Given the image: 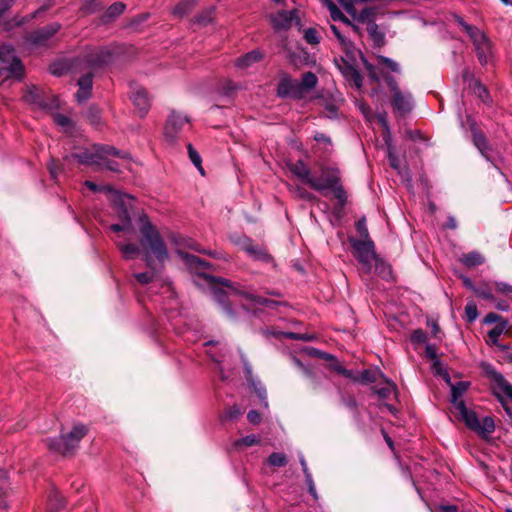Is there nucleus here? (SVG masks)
Returning <instances> with one entry per match:
<instances>
[{"label": "nucleus", "instance_id": "1", "mask_svg": "<svg viewBox=\"0 0 512 512\" xmlns=\"http://www.w3.org/2000/svg\"><path fill=\"white\" fill-rule=\"evenodd\" d=\"M132 200L129 195L118 197L115 207L121 222L111 225L110 228L116 233H123L127 239L139 231L142 235L141 247L144 250L146 264L150 269L156 270L157 265L163 267L168 260V251L159 232L147 217L144 215L134 216Z\"/></svg>", "mask_w": 512, "mask_h": 512}, {"label": "nucleus", "instance_id": "2", "mask_svg": "<svg viewBox=\"0 0 512 512\" xmlns=\"http://www.w3.org/2000/svg\"><path fill=\"white\" fill-rule=\"evenodd\" d=\"M204 279L210 286L214 298L222 305L223 311L230 319L234 318V314L227 303V299L232 296H242L247 300L254 301L260 305L272 307L278 302L274 300H268L261 296H255L251 291L238 283H232L229 280L223 278H215L207 274H203Z\"/></svg>", "mask_w": 512, "mask_h": 512}, {"label": "nucleus", "instance_id": "3", "mask_svg": "<svg viewBox=\"0 0 512 512\" xmlns=\"http://www.w3.org/2000/svg\"><path fill=\"white\" fill-rule=\"evenodd\" d=\"M70 157L81 164L94 166L98 171L108 170L111 172H120V164L113 158L126 160L128 154L112 146L94 145L92 150L85 148L73 153Z\"/></svg>", "mask_w": 512, "mask_h": 512}, {"label": "nucleus", "instance_id": "4", "mask_svg": "<svg viewBox=\"0 0 512 512\" xmlns=\"http://www.w3.org/2000/svg\"><path fill=\"white\" fill-rule=\"evenodd\" d=\"M86 433L87 428L83 424H76L67 434H61L58 438L48 439L47 447L55 453L68 455L78 447L79 442Z\"/></svg>", "mask_w": 512, "mask_h": 512}, {"label": "nucleus", "instance_id": "5", "mask_svg": "<svg viewBox=\"0 0 512 512\" xmlns=\"http://www.w3.org/2000/svg\"><path fill=\"white\" fill-rule=\"evenodd\" d=\"M455 410L465 422L466 426L477 434L487 437L493 433L495 429L493 418L486 416L480 420L474 411L466 407L464 402H457V408H455Z\"/></svg>", "mask_w": 512, "mask_h": 512}, {"label": "nucleus", "instance_id": "6", "mask_svg": "<svg viewBox=\"0 0 512 512\" xmlns=\"http://www.w3.org/2000/svg\"><path fill=\"white\" fill-rule=\"evenodd\" d=\"M312 179L315 180L322 186L321 188H314L317 191H324L326 189H330L335 198L339 201L340 206H344L346 203V192L343 187L339 185V171L335 168L324 167L321 169V173L319 176H312Z\"/></svg>", "mask_w": 512, "mask_h": 512}, {"label": "nucleus", "instance_id": "7", "mask_svg": "<svg viewBox=\"0 0 512 512\" xmlns=\"http://www.w3.org/2000/svg\"><path fill=\"white\" fill-rule=\"evenodd\" d=\"M385 81L392 93L391 102L395 112L401 116L409 113L413 108L411 94L401 91L393 77L386 76Z\"/></svg>", "mask_w": 512, "mask_h": 512}, {"label": "nucleus", "instance_id": "8", "mask_svg": "<svg viewBox=\"0 0 512 512\" xmlns=\"http://www.w3.org/2000/svg\"><path fill=\"white\" fill-rule=\"evenodd\" d=\"M351 245L354 249V255L362 264L363 269L368 273H372L373 261L377 257L373 242L371 240L351 239Z\"/></svg>", "mask_w": 512, "mask_h": 512}, {"label": "nucleus", "instance_id": "9", "mask_svg": "<svg viewBox=\"0 0 512 512\" xmlns=\"http://www.w3.org/2000/svg\"><path fill=\"white\" fill-rule=\"evenodd\" d=\"M7 70L11 76L21 78L24 73V67L20 59L15 55L14 50L9 45H0V72Z\"/></svg>", "mask_w": 512, "mask_h": 512}, {"label": "nucleus", "instance_id": "10", "mask_svg": "<svg viewBox=\"0 0 512 512\" xmlns=\"http://www.w3.org/2000/svg\"><path fill=\"white\" fill-rule=\"evenodd\" d=\"M467 34L471 38L478 60L486 65L491 57V44L486 35L477 28H467Z\"/></svg>", "mask_w": 512, "mask_h": 512}, {"label": "nucleus", "instance_id": "11", "mask_svg": "<svg viewBox=\"0 0 512 512\" xmlns=\"http://www.w3.org/2000/svg\"><path fill=\"white\" fill-rule=\"evenodd\" d=\"M176 252L183 259L185 264L190 268L195 269H204L208 267V263L201 260L199 257L190 255L182 251V248H189L200 252L197 244L189 238H180L179 241H176Z\"/></svg>", "mask_w": 512, "mask_h": 512}, {"label": "nucleus", "instance_id": "12", "mask_svg": "<svg viewBox=\"0 0 512 512\" xmlns=\"http://www.w3.org/2000/svg\"><path fill=\"white\" fill-rule=\"evenodd\" d=\"M362 61H363L365 69L369 73L370 78L375 82H379L381 76H383L384 78L386 77V75L383 74L384 68H386L392 72H395V73L400 72V65L388 57L378 56L377 57V61H378L377 66L369 63L364 58H362Z\"/></svg>", "mask_w": 512, "mask_h": 512}, {"label": "nucleus", "instance_id": "13", "mask_svg": "<svg viewBox=\"0 0 512 512\" xmlns=\"http://www.w3.org/2000/svg\"><path fill=\"white\" fill-rule=\"evenodd\" d=\"M188 118L180 113L172 112L168 116L164 128V135L167 141L174 143L182 132L183 128L188 125Z\"/></svg>", "mask_w": 512, "mask_h": 512}, {"label": "nucleus", "instance_id": "14", "mask_svg": "<svg viewBox=\"0 0 512 512\" xmlns=\"http://www.w3.org/2000/svg\"><path fill=\"white\" fill-rule=\"evenodd\" d=\"M87 68L96 69L108 65L113 61V53L108 48L93 49L81 59Z\"/></svg>", "mask_w": 512, "mask_h": 512}, {"label": "nucleus", "instance_id": "15", "mask_svg": "<svg viewBox=\"0 0 512 512\" xmlns=\"http://www.w3.org/2000/svg\"><path fill=\"white\" fill-rule=\"evenodd\" d=\"M240 248L245 251L251 258L264 263H271V255L260 245L253 243L248 238H243L238 242Z\"/></svg>", "mask_w": 512, "mask_h": 512}, {"label": "nucleus", "instance_id": "16", "mask_svg": "<svg viewBox=\"0 0 512 512\" xmlns=\"http://www.w3.org/2000/svg\"><path fill=\"white\" fill-rule=\"evenodd\" d=\"M483 373L498 386L502 392L512 400V385L506 381L502 374L497 372L495 368L486 362L481 363Z\"/></svg>", "mask_w": 512, "mask_h": 512}, {"label": "nucleus", "instance_id": "17", "mask_svg": "<svg viewBox=\"0 0 512 512\" xmlns=\"http://www.w3.org/2000/svg\"><path fill=\"white\" fill-rule=\"evenodd\" d=\"M277 95L281 98L291 97L300 99L299 87L297 81L293 80L287 74H283L277 86Z\"/></svg>", "mask_w": 512, "mask_h": 512}, {"label": "nucleus", "instance_id": "18", "mask_svg": "<svg viewBox=\"0 0 512 512\" xmlns=\"http://www.w3.org/2000/svg\"><path fill=\"white\" fill-rule=\"evenodd\" d=\"M289 170L302 182L309 185L311 188H321L320 184L312 179V173L310 169L302 162L297 161L289 165Z\"/></svg>", "mask_w": 512, "mask_h": 512}, {"label": "nucleus", "instance_id": "19", "mask_svg": "<svg viewBox=\"0 0 512 512\" xmlns=\"http://www.w3.org/2000/svg\"><path fill=\"white\" fill-rule=\"evenodd\" d=\"M130 99L141 116L145 115L148 112V109L150 107V101L147 95V91L143 87H133Z\"/></svg>", "mask_w": 512, "mask_h": 512}, {"label": "nucleus", "instance_id": "20", "mask_svg": "<svg viewBox=\"0 0 512 512\" xmlns=\"http://www.w3.org/2000/svg\"><path fill=\"white\" fill-rule=\"evenodd\" d=\"M295 18V11L281 10L274 15H271V23L276 30H285L291 27Z\"/></svg>", "mask_w": 512, "mask_h": 512}, {"label": "nucleus", "instance_id": "21", "mask_svg": "<svg viewBox=\"0 0 512 512\" xmlns=\"http://www.w3.org/2000/svg\"><path fill=\"white\" fill-rule=\"evenodd\" d=\"M339 69L345 79L353 84L357 89L362 87V76L355 67L344 62L342 65H339Z\"/></svg>", "mask_w": 512, "mask_h": 512}, {"label": "nucleus", "instance_id": "22", "mask_svg": "<svg viewBox=\"0 0 512 512\" xmlns=\"http://www.w3.org/2000/svg\"><path fill=\"white\" fill-rule=\"evenodd\" d=\"M93 75L88 72L78 80L79 90L76 93L79 102L86 101L90 97Z\"/></svg>", "mask_w": 512, "mask_h": 512}, {"label": "nucleus", "instance_id": "23", "mask_svg": "<svg viewBox=\"0 0 512 512\" xmlns=\"http://www.w3.org/2000/svg\"><path fill=\"white\" fill-rule=\"evenodd\" d=\"M330 30L346 52H351L353 50L354 46L347 35L349 33L348 31L335 24L330 25Z\"/></svg>", "mask_w": 512, "mask_h": 512}, {"label": "nucleus", "instance_id": "24", "mask_svg": "<svg viewBox=\"0 0 512 512\" xmlns=\"http://www.w3.org/2000/svg\"><path fill=\"white\" fill-rule=\"evenodd\" d=\"M463 77L465 81H468L469 88L474 92V94L483 102H487L489 95L486 88L477 79L470 75L468 71H465Z\"/></svg>", "mask_w": 512, "mask_h": 512}, {"label": "nucleus", "instance_id": "25", "mask_svg": "<svg viewBox=\"0 0 512 512\" xmlns=\"http://www.w3.org/2000/svg\"><path fill=\"white\" fill-rule=\"evenodd\" d=\"M41 93V89L36 86H31L28 88L26 94L24 95V99L29 104L36 105L40 108H46L48 105L44 101Z\"/></svg>", "mask_w": 512, "mask_h": 512}, {"label": "nucleus", "instance_id": "26", "mask_svg": "<svg viewBox=\"0 0 512 512\" xmlns=\"http://www.w3.org/2000/svg\"><path fill=\"white\" fill-rule=\"evenodd\" d=\"M318 83L317 76L312 72H306L302 76V80L297 81V86L299 87L300 98L304 96L305 93L309 92L312 88H314Z\"/></svg>", "mask_w": 512, "mask_h": 512}, {"label": "nucleus", "instance_id": "27", "mask_svg": "<svg viewBox=\"0 0 512 512\" xmlns=\"http://www.w3.org/2000/svg\"><path fill=\"white\" fill-rule=\"evenodd\" d=\"M263 55L258 50H253L240 57L236 61V65L239 68H248L256 62H259L262 59Z\"/></svg>", "mask_w": 512, "mask_h": 512}, {"label": "nucleus", "instance_id": "28", "mask_svg": "<svg viewBox=\"0 0 512 512\" xmlns=\"http://www.w3.org/2000/svg\"><path fill=\"white\" fill-rule=\"evenodd\" d=\"M472 134H473V142H474V145L478 148V150L480 151V153L487 159V160H490V157L487 153V150H488V145H487V140H486V137L480 132L478 131L475 126L473 125L472 126Z\"/></svg>", "mask_w": 512, "mask_h": 512}, {"label": "nucleus", "instance_id": "29", "mask_svg": "<svg viewBox=\"0 0 512 512\" xmlns=\"http://www.w3.org/2000/svg\"><path fill=\"white\" fill-rule=\"evenodd\" d=\"M60 29V25L58 23H52L35 33L34 41L36 43H42L52 35H54Z\"/></svg>", "mask_w": 512, "mask_h": 512}, {"label": "nucleus", "instance_id": "30", "mask_svg": "<svg viewBox=\"0 0 512 512\" xmlns=\"http://www.w3.org/2000/svg\"><path fill=\"white\" fill-rule=\"evenodd\" d=\"M48 505L51 511H58L64 505V498L55 488H52L48 495Z\"/></svg>", "mask_w": 512, "mask_h": 512}, {"label": "nucleus", "instance_id": "31", "mask_svg": "<svg viewBox=\"0 0 512 512\" xmlns=\"http://www.w3.org/2000/svg\"><path fill=\"white\" fill-rule=\"evenodd\" d=\"M372 272L378 274L383 279H389L392 276V271L389 265H387L382 259L376 257L373 261Z\"/></svg>", "mask_w": 512, "mask_h": 512}, {"label": "nucleus", "instance_id": "32", "mask_svg": "<svg viewBox=\"0 0 512 512\" xmlns=\"http://www.w3.org/2000/svg\"><path fill=\"white\" fill-rule=\"evenodd\" d=\"M116 245L125 259H133L140 253V247L136 244L117 242Z\"/></svg>", "mask_w": 512, "mask_h": 512}, {"label": "nucleus", "instance_id": "33", "mask_svg": "<svg viewBox=\"0 0 512 512\" xmlns=\"http://www.w3.org/2000/svg\"><path fill=\"white\" fill-rule=\"evenodd\" d=\"M461 261L465 266L471 268V267H476L478 265L483 264L485 261V258L479 252L473 251V252L463 255V257L461 258Z\"/></svg>", "mask_w": 512, "mask_h": 512}, {"label": "nucleus", "instance_id": "34", "mask_svg": "<svg viewBox=\"0 0 512 512\" xmlns=\"http://www.w3.org/2000/svg\"><path fill=\"white\" fill-rule=\"evenodd\" d=\"M468 386L469 384L463 381L451 386L452 404L454 408H457V402H464L460 397L466 392Z\"/></svg>", "mask_w": 512, "mask_h": 512}, {"label": "nucleus", "instance_id": "35", "mask_svg": "<svg viewBox=\"0 0 512 512\" xmlns=\"http://www.w3.org/2000/svg\"><path fill=\"white\" fill-rule=\"evenodd\" d=\"M507 326V320H501L499 324L488 332L489 342L493 345H498L499 337L505 332Z\"/></svg>", "mask_w": 512, "mask_h": 512}, {"label": "nucleus", "instance_id": "36", "mask_svg": "<svg viewBox=\"0 0 512 512\" xmlns=\"http://www.w3.org/2000/svg\"><path fill=\"white\" fill-rule=\"evenodd\" d=\"M319 104L324 108V115L327 118L333 119L338 115V105L335 101H328L327 99L320 97Z\"/></svg>", "mask_w": 512, "mask_h": 512}, {"label": "nucleus", "instance_id": "37", "mask_svg": "<svg viewBox=\"0 0 512 512\" xmlns=\"http://www.w3.org/2000/svg\"><path fill=\"white\" fill-rule=\"evenodd\" d=\"M162 268L163 267H160V266L157 265V269L156 270L150 269V271L143 272V273H137L134 276H135V278L137 279V281L139 283H141V284H148V283L153 282L158 277V275L160 274Z\"/></svg>", "mask_w": 512, "mask_h": 512}, {"label": "nucleus", "instance_id": "38", "mask_svg": "<svg viewBox=\"0 0 512 512\" xmlns=\"http://www.w3.org/2000/svg\"><path fill=\"white\" fill-rule=\"evenodd\" d=\"M126 8V5L122 2L113 3L105 12L104 20L110 21L121 15Z\"/></svg>", "mask_w": 512, "mask_h": 512}, {"label": "nucleus", "instance_id": "39", "mask_svg": "<svg viewBox=\"0 0 512 512\" xmlns=\"http://www.w3.org/2000/svg\"><path fill=\"white\" fill-rule=\"evenodd\" d=\"M303 37L310 45H318L322 39L320 31L315 27H309L304 30Z\"/></svg>", "mask_w": 512, "mask_h": 512}, {"label": "nucleus", "instance_id": "40", "mask_svg": "<svg viewBox=\"0 0 512 512\" xmlns=\"http://www.w3.org/2000/svg\"><path fill=\"white\" fill-rule=\"evenodd\" d=\"M267 463L273 467H284L288 463V458L284 453L274 452L268 457Z\"/></svg>", "mask_w": 512, "mask_h": 512}, {"label": "nucleus", "instance_id": "41", "mask_svg": "<svg viewBox=\"0 0 512 512\" xmlns=\"http://www.w3.org/2000/svg\"><path fill=\"white\" fill-rule=\"evenodd\" d=\"M321 3L328 9L330 13V17L333 21H338L341 18H344V14L337 7V5L332 0H320Z\"/></svg>", "mask_w": 512, "mask_h": 512}, {"label": "nucleus", "instance_id": "42", "mask_svg": "<svg viewBox=\"0 0 512 512\" xmlns=\"http://www.w3.org/2000/svg\"><path fill=\"white\" fill-rule=\"evenodd\" d=\"M197 0H182L175 8L174 14L184 16L196 5Z\"/></svg>", "mask_w": 512, "mask_h": 512}, {"label": "nucleus", "instance_id": "43", "mask_svg": "<svg viewBox=\"0 0 512 512\" xmlns=\"http://www.w3.org/2000/svg\"><path fill=\"white\" fill-rule=\"evenodd\" d=\"M188 155L191 162L195 165V167L199 170V172L204 175V169L202 167V159L200 154L196 151V149L192 146V144L187 145Z\"/></svg>", "mask_w": 512, "mask_h": 512}, {"label": "nucleus", "instance_id": "44", "mask_svg": "<svg viewBox=\"0 0 512 512\" xmlns=\"http://www.w3.org/2000/svg\"><path fill=\"white\" fill-rule=\"evenodd\" d=\"M375 393H377L381 398H389L394 392H395V384L390 381H386L385 385L383 387L375 386L374 388Z\"/></svg>", "mask_w": 512, "mask_h": 512}, {"label": "nucleus", "instance_id": "45", "mask_svg": "<svg viewBox=\"0 0 512 512\" xmlns=\"http://www.w3.org/2000/svg\"><path fill=\"white\" fill-rule=\"evenodd\" d=\"M367 31L375 43H377L378 45L383 44L384 34L379 31L376 23H368Z\"/></svg>", "mask_w": 512, "mask_h": 512}, {"label": "nucleus", "instance_id": "46", "mask_svg": "<svg viewBox=\"0 0 512 512\" xmlns=\"http://www.w3.org/2000/svg\"><path fill=\"white\" fill-rule=\"evenodd\" d=\"M53 118H54V122L58 126L62 127L65 131H70L72 129L73 122L69 117L62 115V114H55L53 116Z\"/></svg>", "mask_w": 512, "mask_h": 512}, {"label": "nucleus", "instance_id": "47", "mask_svg": "<svg viewBox=\"0 0 512 512\" xmlns=\"http://www.w3.org/2000/svg\"><path fill=\"white\" fill-rule=\"evenodd\" d=\"M382 376L379 371L364 370L357 380L363 383H373L378 380V377Z\"/></svg>", "mask_w": 512, "mask_h": 512}, {"label": "nucleus", "instance_id": "48", "mask_svg": "<svg viewBox=\"0 0 512 512\" xmlns=\"http://www.w3.org/2000/svg\"><path fill=\"white\" fill-rule=\"evenodd\" d=\"M331 368L338 372L339 374L343 375L344 377L348 379H352L354 381L357 380V378L354 376L353 372L351 370H348L344 368L339 362L336 360L331 364Z\"/></svg>", "mask_w": 512, "mask_h": 512}, {"label": "nucleus", "instance_id": "49", "mask_svg": "<svg viewBox=\"0 0 512 512\" xmlns=\"http://www.w3.org/2000/svg\"><path fill=\"white\" fill-rule=\"evenodd\" d=\"M426 356L431 360H437V348L435 345L428 344L425 349ZM434 367L437 370V372L440 373L441 367L439 365L438 361L434 362Z\"/></svg>", "mask_w": 512, "mask_h": 512}, {"label": "nucleus", "instance_id": "50", "mask_svg": "<svg viewBox=\"0 0 512 512\" xmlns=\"http://www.w3.org/2000/svg\"><path fill=\"white\" fill-rule=\"evenodd\" d=\"M259 443H260V440L255 435H247V436L239 439L238 441H236L235 445L236 446L245 445V446L250 447L253 445H257Z\"/></svg>", "mask_w": 512, "mask_h": 512}, {"label": "nucleus", "instance_id": "51", "mask_svg": "<svg viewBox=\"0 0 512 512\" xmlns=\"http://www.w3.org/2000/svg\"><path fill=\"white\" fill-rule=\"evenodd\" d=\"M253 386H254V389H255V392L257 393V395L259 396V398L261 399V402L263 404V406L265 408L268 407V401H267V392H266V389L263 385H261V383H253Z\"/></svg>", "mask_w": 512, "mask_h": 512}, {"label": "nucleus", "instance_id": "52", "mask_svg": "<svg viewBox=\"0 0 512 512\" xmlns=\"http://www.w3.org/2000/svg\"><path fill=\"white\" fill-rule=\"evenodd\" d=\"M465 313L469 322L476 320L478 316L477 307L474 303H467L465 306Z\"/></svg>", "mask_w": 512, "mask_h": 512}, {"label": "nucleus", "instance_id": "53", "mask_svg": "<svg viewBox=\"0 0 512 512\" xmlns=\"http://www.w3.org/2000/svg\"><path fill=\"white\" fill-rule=\"evenodd\" d=\"M241 415V410L238 406H231L227 408L223 414L225 419L233 420Z\"/></svg>", "mask_w": 512, "mask_h": 512}, {"label": "nucleus", "instance_id": "54", "mask_svg": "<svg viewBox=\"0 0 512 512\" xmlns=\"http://www.w3.org/2000/svg\"><path fill=\"white\" fill-rule=\"evenodd\" d=\"M357 231L360 234V236L363 238V240H370L369 239V233L366 226V221L364 218L360 219L357 222Z\"/></svg>", "mask_w": 512, "mask_h": 512}, {"label": "nucleus", "instance_id": "55", "mask_svg": "<svg viewBox=\"0 0 512 512\" xmlns=\"http://www.w3.org/2000/svg\"><path fill=\"white\" fill-rule=\"evenodd\" d=\"M48 169H49V172H50V175L52 176V178L54 180H56L59 172L62 169V166L58 161L51 160V162L48 165Z\"/></svg>", "mask_w": 512, "mask_h": 512}, {"label": "nucleus", "instance_id": "56", "mask_svg": "<svg viewBox=\"0 0 512 512\" xmlns=\"http://www.w3.org/2000/svg\"><path fill=\"white\" fill-rule=\"evenodd\" d=\"M213 11H214L213 8H209L207 11H205L203 14H201L197 17V22L202 25H206V24L210 23L213 19V17H212Z\"/></svg>", "mask_w": 512, "mask_h": 512}, {"label": "nucleus", "instance_id": "57", "mask_svg": "<svg viewBox=\"0 0 512 512\" xmlns=\"http://www.w3.org/2000/svg\"><path fill=\"white\" fill-rule=\"evenodd\" d=\"M411 341L413 343H424L426 341V334L423 330H415L411 335Z\"/></svg>", "mask_w": 512, "mask_h": 512}, {"label": "nucleus", "instance_id": "58", "mask_svg": "<svg viewBox=\"0 0 512 512\" xmlns=\"http://www.w3.org/2000/svg\"><path fill=\"white\" fill-rule=\"evenodd\" d=\"M474 292L481 298L486 300H493L494 296L491 291L486 287H479L474 289Z\"/></svg>", "mask_w": 512, "mask_h": 512}, {"label": "nucleus", "instance_id": "59", "mask_svg": "<svg viewBox=\"0 0 512 512\" xmlns=\"http://www.w3.org/2000/svg\"><path fill=\"white\" fill-rule=\"evenodd\" d=\"M285 335H286V337H288L290 339H295V340L310 341L313 339V336L309 335V334H298V333L290 332V333H286Z\"/></svg>", "mask_w": 512, "mask_h": 512}, {"label": "nucleus", "instance_id": "60", "mask_svg": "<svg viewBox=\"0 0 512 512\" xmlns=\"http://www.w3.org/2000/svg\"><path fill=\"white\" fill-rule=\"evenodd\" d=\"M501 320H504L500 315L496 314V313H488L485 318H484V323L486 324H492V323H495L497 322L498 324L501 322Z\"/></svg>", "mask_w": 512, "mask_h": 512}, {"label": "nucleus", "instance_id": "61", "mask_svg": "<svg viewBox=\"0 0 512 512\" xmlns=\"http://www.w3.org/2000/svg\"><path fill=\"white\" fill-rule=\"evenodd\" d=\"M82 9L87 13H93L96 10V0H82Z\"/></svg>", "mask_w": 512, "mask_h": 512}, {"label": "nucleus", "instance_id": "62", "mask_svg": "<svg viewBox=\"0 0 512 512\" xmlns=\"http://www.w3.org/2000/svg\"><path fill=\"white\" fill-rule=\"evenodd\" d=\"M85 186L88 187L90 190H92L94 192L105 191V190L111 191L112 190L110 186L100 187V186H98L97 184H95L92 181H86L85 182Z\"/></svg>", "mask_w": 512, "mask_h": 512}, {"label": "nucleus", "instance_id": "63", "mask_svg": "<svg viewBox=\"0 0 512 512\" xmlns=\"http://www.w3.org/2000/svg\"><path fill=\"white\" fill-rule=\"evenodd\" d=\"M247 419L252 424H259L261 421V415L256 410H251L247 414Z\"/></svg>", "mask_w": 512, "mask_h": 512}, {"label": "nucleus", "instance_id": "64", "mask_svg": "<svg viewBox=\"0 0 512 512\" xmlns=\"http://www.w3.org/2000/svg\"><path fill=\"white\" fill-rule=\"evenodd\" d=\"M343 24V28L349 32L350 29H353L355 32L358 31V28L352 24V22L344 15V18L338 20Z\"/></svg>", "mask_w": 512, "mask_h": 512}]
</instances>
